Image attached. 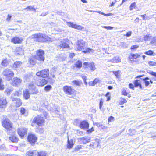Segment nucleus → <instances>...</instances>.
I'll list each match as a JSON object with an SVG mask.
<instances>
[{
    "label": "nucleus",
    "instance_id": "obj_1",
    "mask_svg": "<svg viewBox=\"0 0 156 156\" xmlns=\"http://www.w3.org/2000/svg\"><path fill=\"white\" fill-rule=\"evenodd\" d=\"M48 36L45 34L41 33H38L31 35L30 38L33 39L35 41L43 42L47 39Z\"/></svg>",
    "mask_w": 156,
    "mask_h": 156
},
{
    "label": "nucleus",
    "instance_id": "obj_2",
    "mask_svg": "<svg viewBox=\"0 0 156 156\" xmlns=\"http://www.w3.org/2000/svg\"><path fill=\"white\" fill-rule=\"evenodd\" d=\"M85 42L84 41L80 40L77 42V45L78 46L77 49L78 50H81L82 51L86 53L87 52L90 53L93 50L89 48L85 49L84 50L85 47Z\"/></svg>",
    "mask_w": 156,
    "mask_h": 156
},
{
    "label": "nucleus",
    "instance_id": "obj_3",
    "mask_svg": "<svg viewBox=\"0 0 156 156\" xmlns=\"http://www.w3.org/2000/svg\"><path fill=\"white\" fill-rule=\"evenodd\" d=\"M2 73L3 75L5 77L6 80L8 81L12 80L14 74L12 71L7 68L4 70Z\"/></svg>",
    "mask_w": 156,
    "mask_h": 156
},
{
    "label": "nucleus",
    "instance_id": "obj_4",
    "mask_svg": "<svg viewBox=\"0 0 156 156\" xmlns=\"http://www.w3.org/2000/svg\"><path fill=\"white\" fill-rule=\"evenodd\" d=\"M2 126L7 130H10L12 128V125L9 119L6 118L5 116L4 117L2 121Z\"/></svg>",
    "mask_w": 156,
    "mask_h": 156
},
{
    "label": "nucleus",
    "instance_id": "obj_5",
    "mask_svg": "<svg viewBox=\"0 0 156 156\" xmlns=\"http://www.w3.org/2000/svg\"><path fill=\"white\" fill-rule=\"evenodd\" d=\"M36 55H35L36 59L40 61L43 62L44 60V52L43 50L39 49L36 51Z\"/></svg>",
    "mask_w": 156,
    "mask_h": 156
},
{
    "label": "nucleus",
    "instance_id": "obj_6",
    "mask_svg": "<svg viewBox=\"0 0 156 156\" xmlns=\"http://www.w3.org/2000/svg\"><path fill=\"white\" fill-rule=\"evenodd\" d=\"M49 75V70L48 69H45L37 73L36 75L43 78H46Z\"/></svg>",
    "mask_w": 156,
    "mask_h": 156
},
{
    "label": "nucleus",
    "instance_id": "obj_7",
    "mask_svg": "<svg viewBox=\"0 0 156 156\" xmlns=\"http://www.w3.org/2000/svg\"><path fill=\"white\" fill-rule=\"evenodd\" d=\"M44 122L43 118L39 115L34 117L32 121L33 123H36L39 126H41Z\"/></svg>",
    "mask_w": 156,
    "mask_h": 156
},
{
    "label": "nucleus",
    "instance_id": "obj_8",
    "mask_svg": "<svg viewBox=\"0 0 156 156\" xmlns=\"http://www.w3.org/2000/svg\"><path fill=\"white\" fill-rule=\"evenodd\" d=\"M63 90L66 94L70 95L74 94L75 90L70 86H65L63 87Z\"/></svg>",
    "mask_w": 156,
    "mask_h": 156
},
{
    "label": "nucleus",
    "instance_id": "obj_9",
    "mask_svg": "<svg viewBox=\"0 0 156 156\" xmlns=\"http://www.w3.org/2000/svg\"><path fill=\"white\" fill-rule=\"evenodd\" d=\"M84 67L90 69L91 71H94L96 67L93 62H85L83 63Z\"/></svg>",
    "mask_w": 156,
    "mask_h": 156
},
{
    "label": "nucleus",
    "instance_id": "obj_10",
    "mask_svg": "<svg viewBox=\"0 0 156 156\" xmlns=\"http://www.w3.org/2000/svg\"><path fill=\"white\" fill-rule=\"evenodd\" d=\"M67 25L69 27L77 29L80 30H82L84 29V27L80 25L76 24H74L73 22H66Z\"/></svg>",
    "mask_w": 156,
    "mask_h": 156
},
{
    "label": "nucleus",
    "instance_id": "obj_11",
    "mask_svg": "<svg viewBox=\"0 0 156 156\" xmlns=\"http://www.w3.org/2000/svg\"><path fill=\"white\" fill-rule=\"evenodd\" d=\"M27 129L26 128H19L17 130L18 134L21 137H23L27 134Z\"/></svg>",
    "mask_w": 156,
    "mask_h": 156
},
{
    "label": "nucleus",
    "instance_id": "obj_12",
    "mask_svg": "<svg viewBox=\"0 0 156 156\" xmlns=\"http://www.w3.org/2000/svg\"><path fill=\"white\" fill-rule=\"evenodd\" d=\"M28 90L30 94H36L38 92L36 89L35 86L32 83H30L28 87Z\"/></svg>",
    "mask_w": 156,
    "mask_h": 156
},
{
    "label": "nucleus",
    "instance_id": "obj_13",
    "mask_svg": "<svg viewBox=\"0 0 156 156\" xmlns=\"http://www.w3.org/2000/svg\"><path fill=\"white\" fill-rule=\"evenodd\" d=\"M47 80L45 79L40 78L37 81L36 83L39 86H43L47 83Z\"/></svg>",
    "mask_w": 156,
    "mask_h": 156
},
{
    "label": "nucleus",
    "instance_id": "obj_14",
    "mask_svg": "<svg viewBox=\"0 0 156 156\" xmlns=\"http://www.w3.org/2000/svg\"><path fill=\"white\" fill-rule=\"evenodd\" d=\"M57 47L60 49L69 47L68 44L64 41H60L59 43L57 46Z\"/></svg>",
    "mask_w": 156,
    "mask_h": 156
},
{
    "label": "nucleus",
    "instance_id": "obj_15",
    "mask_svg": "<svg viewBox=\"0 0 156 156\" xmlns=\"http://www.w3.org/2000/svg\"><path fill=\"white\" fill-rule=\"evenodd\" d=\"M37 138L34 134H30L28 137V140L30 143H34L36 141Z\"/></svg>",
    "mask_w": 156,
    "mask_h": 156
},
{
    "label": "nucleus",
    "instance_id": "obj_16",
    "mask_svg": "<svg viewBox=\"0 0 156 156\" xmlns=\"http://www.w3.org/2000/svg\"><path fill=\"white\" fill-rule=\"evenodd\" d=\"M12 81V84L13 86H18L21 84L22 80L18 77H15L13 79Z\"/></svg>",
    "mask_w": 156,
    "mask_h": 156
},
{
    "label": "nucleus",
    "instance_id": "obj_17",
    "mask_svg": "<svg viewBox=\"0 0 156 156\" xmlns=\"http://www.w3.org/2000/svg\"><path fill=\"white\" fill-rule=\"evenodd\" d=\"M90 137L89 136H84L78 139V140L83 144L89 142L90 140Z\"/></svg>",
    "mask_w": 156,
    "mask_h": 156
},
{
    "label": "nucleus",
    "instance_id": "obj_18",
    "mask_svg": "<svg viewBox=\"0 0 156 156\" xmlns=\"http://www.w3.org/2000/svg\"><path fill=\"white\" fill-rule=\"evenodd\" d=\"M11 99L12 101L15 104L16 106L19 107L21 105L22 102L20 99L12 97Z\"/></svg>",
    "mask_w": 156,
    "mask_h": 156
},
{
    "label": "nucleus",
    "instance_id": "obj_19",
    "mask_svg": "<svg viewBox=\"0 0 156 156\" xmlns=\"http://www.w3.org/2000/svg\"><path fill=\"white\" fill-rule=\"evenodd\" d=\"M7 101L5 98H0V108H4L6 107Z\"/></svg>",
    "mask_w": 156,
    "mask_h": 156
},
{
    "label": "nucleus",
    "instance_id": "obj_20",
    "mask_svg": "<svg viewBox=\"0 0 156 156\" xmlns=\"http://www.w3.org/2000/svg\"><path fill=\"white\" fill-rule=\"evenodd\" d=\"M89 127V123L86 121H83L80 124V127L83 129H87Z\"/></svg>",
    "mask_w": 156,
    "mask_h": 156
},
{
    "label": "nucleus",
    "instance_id": "obj_21",
    "mask_svg": "<svg viewBox=\"0 0 156 156\" xmlns=\"http://www.w3.org/2000/svg\"><path fill=\"white\" fill-rule=\"evenodd\" d=\"M22 62L21 61H16L12 65V67L13 69L16 68H19L22 66Z\"/></svg>",
    "mask_w": 156,
    "mask_h": 156
},
{
    "label": "nucleus",
    "instance_id": "obj_22",
    "mask_svg": "<svg viewBox=\"0 0 156 156\" xmlns=\"http://www.w3.org/2000/svg\"><path fill=\"white\" fill-rule=\"evenodd\" d=\"M99 144V140L98 139H96L91 142L90 146L92 147L93 148H94L95 147L98 146Z\"/></svg>",
    "mask_w": 156,
    "mask_h": 156
},
{
    "label": "nucleus",
    "instance_id": "obj_23",
    "mask_svg": "<svg viewBox=\"0 0 156 156\" xmlns=\"http://www.w3.org/2000/svg\"><path fill=\"white\" fill-rule=\"evenodd\" d=\"M13 87H8L5 89L4 93L7 95L9 96L11 93L13 91Z\"/></svg>",
    "mask_w": 156,
    "mask_h": 156
},
{
    "label": "nucleus",
    "instance_id": "obj_24",
    "mask_svg": "<svg viewBox=\"0 0 156 156\" xmlns=\"http://www.w3.org/2000/svg\"><path fill=\"white\" fill-rule=\"evenodd\" d=\"M142 82L141 80H135L133 82L135 86L136 87H139L140 89L142 88L141 84Z\"/></svg>",
    "mask_w": 156,
    "mask_h": 156
},
{
    "label": "nucleus",
    "instance_id": "obj_25",
    "mask_svg": "<svg viewBox=\"0 0 156 156\" xmlns=\"http://www.w3.org/2000/svg\"><path fill=\"white\" fill-rule=\"evenodd\" d=\"M23 39L22 38H20L17 37H14L12 40V42L15 44L21 43Z\"/></svg>",
    "mask_w": 156,
    "mask_h": 156
},
{
    "label": "nucleus",
    "instance_id": "obj_26",
    "mask_svg": "<svg viewBox=\"0 0 156 156\" xmlns=\"http://www.w3.org/2000/svg\"><path fill=\"white\" fill-rule=\"evenodd\" d=\"M30 94L28 89H25V90H23V95L25 99H27L30 98Z\"/></svg>",
    "mask_w": 156,
    "mask_h": 156
},
{
    "label": "nucleus",
    "instance_id": "obj_27",
    "mask_svg": "<svg viewBox=\"0 0 156 156\" xmlns=\"http://www.w3.org/2000/svg\"><path fill=\"white\" fill-rule=\"evenodd\" d=\"M38 152L37 151H30L26 153L27 156H37Z\"/></svg>",
    "mask_w": 156,
    "mask_h": 156
},
{
    "label": "nucleus",
    "instance_id": "obj_28",
    "mask_svg": "<svg viewBox=\"0 0 156 156\" xmlns=\"http://www.w3.org/2000/svg\"><path fill=\"white\" fill-rule=\"evenodd\" d=\"M74 144L73 140L71 139L70 140H69L68 137L67 144V148L69 149L72 148L74 145Z\"/></svg>",
    "mask_w": 156,
    "mask_h": 156
},
{
    "label": "nucleus",
    "instance_id": "obj_29",
    "mask_svg": "<svg viewBox=\"0 0 156 156\" xmlns=\"http://www.w3.org/2000/svg\"><path fill=\"white\" fill-rule=\"evenodd\" d=\"M36 58L35 55L32 56L29 59V62L30 63L33 65L35 64L36 61Z\"/></svg>",
    "mask_w": 156,
    "mask_h": 156
},
{
    "label": "nucleus",
    "instance_id": "obj_30",
    "mask_svg": "<svg viewBox=\"0 0 156 156\" xmlns=\"http://www.w3.org/2000/svg\"><path fill=\"white\" fill-rule=\"evenodd\" d=\"M72 84L73 85H75L77 86H80L82 83V82L81 81L74 80L72 81Z\"/></svg>",
    "mask_w": 156,
    "mask_h": 156
},
{
    "label": "nucleus",
    "instance_id": "obj_31",
    "mask_svg": "<svg viewBox=\"0 0 156 156\" xmlns=\"http://www.w3.org/2000/svg\"><path fill=\"white\" fill-rule=\"evenodd\" d=\"M9 139L13 142H16L18 140V138L16 136H12L10 137Z\"/></svg>",
    "mask_w": 156,
    "mask_h": 156
},
{
    "label": "nucleus",
    "instance_id": "obj_32",
    "mask_svg": "<svg viewBox=\"0 0 156 156\" xmlns=\"http://www.w3.org/2000/svg\"><path fill=\"white\" fill-rule=\"evenodd\" d=\"M75 65L77 68H80L82 66V62L81 61L78 60L75 63Z\"/></svg>",
    "mask_w": 156,
    "mask_h": 156
},
{
    "label": "nucleus",
    "instance_id": "obj_33",
    "mask_svg": "<svg viewBox=\"0 0 156 156\" xmlns=\"http://www.w3.org/2000/svg\"><path fill=\"white\" fill-rule=\"evenodd\" d=\"M37 156H48L47 153L45 151L38 152Z\"/></svg>",
    "mask_w": 156,
    "mask_h": 156
},
{
    "label": "nucleus",
    "instance_id": "obj_34",
    "mask_svg": "<svg viewBox=\"0 0 156 156\" xmlns=\"http://www.w3.org/2000/svg\"><path fill=\"white\" fill-rule=\"evenodd\" d=\"M9 64L8 61L7 59H5L3 60L1 63L2 65L5 67L7 66Z\"/></svg>",
    "mask_w": 156,
    "mask_h": 156
},
{
    "label": "nucleus",
    "instance_id": "obj_35",
    "mask_svg": "<svg viewBox=\"0 0 156 156\" xmlns=\"http://www.w3.org/2000/svg\"><path fill=\"white\" fill-rule=\"evenodd\" d=\"M148 80H149V78L148 77H146L143 79V80L144 82L145 85L146 87L148 86L150 84L149 81H148Z\"/></svg>",
    "mask_w": 156,
    "mask_h": 156
},
{
    "label": "nucleus",
    "instance_id": "obj_36",
    "mask_svg": "<svg viewBox=\"0 0 156 156\" xmlns=\"http://www.w3.org/2000/svg\"><path fill=\"white\" fill-rule=\"evenodd\" d=\"M113 63L115 62H121V59L120 58L117 57H114L113 58Z\"/></svg>",
    "mask_w": 156,
    "mask_h": 156
},
{
    "label": "nucleus",
    "instance_id": "obj_37",
    "mask_svg": "<svg viewBox=\"0 0 156 156\" xmlns=\"http://www.w3.org/2000/svg\"><path fill=\"white\" fill-rule=\"evenodd\" d=\"M94 12H97L98 13H99L100 14L104 15L106 16H111L112 14L111 13H108V14H105L103 12H101L100 11H94Z\"/></svg>",
    "mask_w": 156,
    "mask_h": 156
},
{
    "label": "nucleus",
    "instance_id": "obj_38",
    "mask_svg": "<svg viewBox=\"0 0 156 156\" xmlns=\"http://www.w3.org/2000/svg\"><path fill=\"white\" fill-rule=\"evenodd\" d=\"M127 102V100L125 99L121 98L120 99L119 104L120 105H122Z\"/></svg>",
    "mask_w": 156,
    "mask_h": 156
},
{
    "label": "nucleus",
    "instance_id": "obj_39",
    "mask_svg": "<svg viewBox=\"0 0 156 156\" xmlns=\"http://www.w3.org/2000/svg\"><path fill=\"white\" fill-rule=\"evenodd\" d=\"M83 147V146L81 145H78L75 147L74 150L75 151H77L80 149H82V147Z\"/></svg>",
    "mask_w": 156,
    "mask_h": 156
},
{
    "label": "nucleus",
    "instance_id": "obj_40",
    "mask_svg": "<svg viewBox=\"0 0 156 156\" xmlns=\"http://www.w3.org/2000/svg\"><path fill=\"white\" fill-rule=\"evenodd\" d=\"M21 91H16L13 94L14 96H19L21 94Z\"/></svg>",
    "mask_w": 156,
    "mask_h": 156
},
{
    "label": "nucleus",
    "instance_id": "obj_41",
    "mask_svg": "<svg viewBox=\"0 0 156 156\" xmlns=\"http://www.w3.org/2000/svg\"><path fill=\"white\" fill-rule=\"evenodd\" d=\"M27 8H28V11H34L35 12L36 11V10L35 9L33 8L32 6H29L27 7Z\"/></svg>",
    "mask_w": 156,
    "mask_h": 156
},
{
    "label": "nucleus",
    "instance_id": "obj_42",
    "mask_svg": "<svg viewBox=\"0 0 156 156\" xmlns=\"http://www.w3.org/2000/svg\"><path fill=\"white\" fill-rule=\"evenodd\" d=\"M2 80L0 79V90H2L4 89V86L3 84L2 83Z\"/></svg>",
    "mask_w": 156,
    "mask_h": 156
},
{
    "label": "nucleus",
    "instance_id": "obj_43",
    "mask_svg": "<svg viewBox=\"0 0 156 156\" xmlns=\"http://www.w3.org/2000/svg\"><path fill=\"white\" fill-rule=\"evenodd\" d=\"M104 100L102 98H101L99 103V108L101 110V107L103 105Z\"/></svg>",
    "mask_w": 156,
    "mask_h": 156
},
{
    "label": "nucleus",
    "instance_id": "obj_44",
    "mask_svg": "<svg viewBox=\"0 0 156 156\" xmlns=\"http://www.w3.org/2000/svg\"><path fill=\"white\" fill-rule=\"evenodd\" d=\"M52 87L50 85H48L46 86L44 89L46 91H49L51 89Z\"/></svg>",
    "mask_w": 156,
    "mask_h": 156
},
{
    "label": "nucleus",
    "instance_id": "obj_45",
    "mask_svg": "<svg viewBox=\"0 0 156 156\" xmlns=\"http://www.w3.org/2000/svg\"><path fill=\"white\" fill-rule=\"evenodd\" d=\"M136 3L135 2L132 3L130 6V10H132L133 8H134L136 6Z\"/></svg>",
    "mask_w": 156,
    "mask_h": 156
},
{
    "label": "nucleus",
    "instance_id": "obj_46",
    "mask_svg": "<svg viewBox=\"0 0 156 156\" xmlns=\"http://www.w3.org/2000/svg\"><path fill=\"white\" fill-rule=\"evenodd\" d=\"M20 112L21 115H24L25 113V109L24 108H20Z\"/></svg>",
    "mask_w": 156,
    "mask_h": 156
},
{
    "label": "nucleus",
    "instance_id": "obj_47",
    "mask_svg": "<svg viewBox=\"0 0 156 156\" xmlns=\"http://www.w3.org/2000/svg\"><path fill=\"white\" fill-rule=\"evenodd\" d=\"M140 55L139 54H133L131 56L132 57H133L134 58L136 59L138 58L140 56Z\"/></svg>",
    "mask_w": 156,
    "mask_h": 156
},
{
    "label": "nucleus",
    "instance_id": "obj_48",
    "mask_svg": "<svg viewBox=\"0 0 156 156\" xmlns=\"http://www.w3.org/2000/svg\"><path fill=\"white\" fill-rule=\"evenodd\" d=\"M144 53L146 54L151 55L153 54L154 52L150 50L148 51L145 52Z\"/></svg>",
    "mask_w": 156,
    "mask_h": 156
},
{
    "label": "nucleus",
    "instance_id": "obj_49",
    "mask_svg": "<svg viewBox=\"0 0 156 156\" xmlns=\"http://www.w3.org/2000/svg\"><path fill=\"white\" fill-rule=\"evenodd\" d=\"M150 39V37L149 35H146L144 37V39L145 41H147L149 40Z\"/></svg>",
    "mask_w": 156,
    "mask_h": 156
},
{
    "label": "nucleus",
    "instance_id": "obj_50",
    "mask_svg": "<svg viewBox=\"0 0 156 156\" xmlns=\"http://www.w3.org/2000/svg\"><path fill=\"white\" fill-rule=\"evenodd\" d=\"M102 27L103 28L106 29L108 30H111L113 28V27H111V26H102Z\"/></svg>",
    "mask_w": 156,
    "mask_h": 156
},
{
    "label": "nucleus",
    "instance_id": "obj_51",
    "mask_svg": "<svg viewBox=\"0 0 156 156\" xmlns=\"http://www.w3.org/2000/svg\"><path fill=\"white\" fill-rule=\"evenodd\" d=\"M148 64L150 66H154L156 65V63L155 62L153 61H149L148 62Z\"/></svg>",
    "mask_w": 156,
    "mask_h": 156
},
{
    "label": "nucleus",
    "instance_id": "obj_52",
    "mask_svg": "<svg viewBox=\"0 0 156 156\" xmlns=\"http://www.w3.org/2000/svg\"><path fill=\"white\" fill-rule=\"evenodd\" d=\"M37 132L41 133H42L44 132L43 129L42 128H39L37 129Z\"/></svg>",
    "mask_w": 156,
    "mask_h": 156
},
{
    "label": "nucleus",
    "instance_id": "obj_53",
    "mask_svg": "<svg viewBox=\"0 0 156 156\" xmlns=\"http://www.w3.org/2000/svg\"><path fill=\"white\" fill-rule=\"evenodd\" d=\"M12 17V16L11 15L9 14L7 16V18L6 19L7 21L8 22H9L10 20Z\"/></svg>",
    "mask_w": 156,
    "mask_h": 156
},
{
    "label": "nucleus",
    "instance_id": "obj_54",
    "mask_svg": "<svg viewBox=\"0 0 156 156\" xmlns=\"http://www.w3.org/2000/svg\"><path fill=\"white\" fill-rule=\"evenodd\" d=\"M99 80L98 78H95L93 81L94 85L99 82Z\"/></svg>",
    "mask_w": 156,
    "mask_h": 156
},
{
    "label": "nucleus",
    "instance_id": "obj_55",
    "mask_svg": "<svg viewBox=\"0 0 156 156\" xmlns=\"http://www.w3.org/2000/svg\"><path fill=\"white\" fill-rule=\"evenodd\" d=\"M30 76L27 75L24 77V79L27 81H29L30 79Z\"/></svg>",
    "mask_w": 156,
    "mask_h": 156
},
{
    "label": "nucleus",
    "instance_id": "obj_56",
    "mask_svg": "<svg viewBox=\"0 0 156 156\" xmlns=\"http://www.w3.org/2000/svg\"><path fill=\"white\" fill-rule=\"evenodd\" d=\"M132 34L131 31H129L127 32V33L125 35V36L127 37H129L131 36Z\"/></svg>",
    "mask_w": 156,
    "mask_h": 156
},
{
    "label": "nucleus",
    "instance_id": "obj_57",
    "mask_svg": "<svg viewBox=\"0 0 156 156\" xmlns=\"http://www.w3.org/2000/svg\"><path fill=\"white\" fill-rule=\"evenodd\" d=\"M114 74L115 75V76L117 78L119 77V73L117 71H114Z\"/></svg>",
    "mask_w": 156,
    "mask_h": 156
},
{
    "label": "nucleus",
    "instance_id": "obj_58",
    "mask_svg": "<svg viewBox=\"0 0 156 156\" xmlns=\"http://www.w3.org/2000/svg\"><path fill=\"white\" fill-rule=\"evenodd\" d=\"M52 72H51V73H50V74L51 75L52 77L55 78V75L54 74V73L55 72V70L53 69L52 70Z\"/></svg>",
    "mask_w": 156,
    "mask_h": 156
},
{
    "label": "nucleus",
    "instance_id": "obj_59",
    "mask_svg": "<svg viewBox=\"0 0 156 156\" xmlns=\"http://www.w3.org/2000/svg\"><path fill=\"white\" fill-rule=\"evenodd\" d=\"M122 93L123 95H124V96H127V93L125 90H123L122 92Z\"/></svg>",
    "mask_w": 156,
    "mask_h": 156
},
{
    "label": "nucleus",
    "instance_id": "obj_60",
    "mask_svg": "<svg viewBox=\"0 0 156 156\" xmlns=\"http://www.w3.org/2000/svg\"><path fill=\"white\" fill-rule=\"evenodd\" d=\"M88 84L90 86H94L95 85L93 81L89 82L88 83Z\"/></svg>",
    "mask_w": 156,
    "mask_h": 156
},
{
    "label": "nucleus",
    "instance_id": "obj_61",
    "mask_svg": "<svg viewBox=\"0 0 156 156\" xmlns=\"http://www.w3.org/2000/svg\"><path fill=\"white\" fill-rule=\"evenodd\" d=\"M114 118L112 116H111L108 119V121L111 122L114 119Z\"/></svg>",
    "mask_w": 156,
    "mask_h": 156
},
{
    "label": "nucleus",
    "instance_id": "obj_62",
    "mask_svg": "<svg viewBox=\"0 0 156 156\" xmlns=\"http://www.w3.org/2000/svg\"><path fill=\"white\" fill-rule=\"evenodd\" d=\"M138 46H137L136 45H134L131 46V49L137 48H138Z\"/></svg>",
    "mask_w": 156,
    "mask_h": 156
},
{
    "label": "nucleus",
    "instance_id": "obj_63",
    "mask_svg": "<svg viewBox=\"0 0 156 156\" xmlns=\"http://www.w3.org/2000/svg\"><path fill=\"white\" fill-rule=\"evenodd\" d=\"M94 131V129L93 128V127H92V128H91L90 129H88L87 130V132L88 133H91V132H92L93 131Z\"/></svg>",
    "mask_w": 156,
    "mask_h": 156
},
{
    "label": "nucleus",
    "instance_id": "obj_64",
    "mask_svg": "<svg viewBox=\"0 0 156 156\" xmlns=\"http://www.w3.org/2000/svg\"><path fill=\"white\" fill-rule=\"evenodd\" d=\"M129 87L130 88L133 89L134 88V85L132 83H129Z\"/></svg>",
    "mask_w": 156,
    "mask_h": 156
}]
</instances>
